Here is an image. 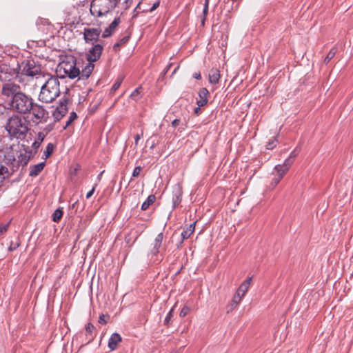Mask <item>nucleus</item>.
Segmentation results:
<instances>
[{
	"label": "nucleus",
	"instance_id": "obj_1",
	"mask_svg": "<svg viewBox=\"0 0 353 353\" xmlns=\"http://www.w3.org/2000/svg\"><path fill=\"white\" fill-rule=\"evenodd\" d=\"M60 83L57 77H50L41 86L39 100L43 103H51L60 94Z\"/></svg>",
	"mask_w": 353,
	"mask_h": 353
},
{
	"label": "nucleus",
	"instance_id": "obj_2",
	"mask_svg": "<svg viewBox=\"0 0 353 353\" xmlns=\"http://www.w3.org/2000/svg\"><path fill=\"white\" fill-rule=\"evenodd\" d=\"M57 71L59 72L62 77H68L74 79L81 77V71L77 66V59L72 55H65L63 57L61 61L57 66Z\"/></svg>",
	"mask_w": 353,
	"mask_h": 353
},
{
	"label": "nucleus",
	"instance_id": "obj_3",
	"mask_svg": "<svg viewBox=\"0 0 353 353\" xmlns=\"http://www.w3.org/2000/svg\"><path fill=\"white\" fill-rule=\"evenodd\" d=\"M8 134L18 139H24L28 131L26 121L17 115L11 117L6 123Z\"/></svg>",
	"mask_w": 353,
	"mask_h": 353
},
{
	"label": "nucleus",
	"instance_id": "obj_4",
	"mask_svg": "<svg viewBox=\"0 0 353 353\" xmlns=\"http://www.w3.org/2000/svg\"><path fill=\"white\" fill-rule=\"evenodd\" d=\"M103 46L101 44L97 43L90 48L85 54V58L88 61L85 66L81 70V77L88 79L91 75L94 68V62L98 61L102 54Z\"/></svg>",
	"mask_w": 353,
	"mask_h": 353
},
{
	"label": "nucleus",
	"instance_id": "obj_5",
	"mask_svg": "<svg viewBox=\"0 0 353 353\" xmlns=\"http://www.w3.org/2000/svg\"><path fill=\"white\" fill-rule=\"evenodd\" d=\"M33 99L24 92L18 93L12 99V109L21 114L30 113L32 108Z\"/></svg>",
	"mask_w": 353,
	"mask_h": 353
},
{
	"label": "nucleus",
	"instance_id": "obj_6",
	"mask_svg": "<svg viewBox=\"0 0 353 353\" xmlns=\"http://www.w3.org/2000/svg\"><path fill=\"white\" fill-rule=\"evenodd\" d=\"M120 0H92L90 12L93 16L101 17L112 11Z\"/></svg>",
	"mask_w": 353,
	"mask_h": 353
},
{
	"label": "nucleus",
	"instance_id": "obj_7",
	"mask_svg": "<svg viewBox=\"0 0 353 353\" xmlns=\"http://www.w3.org/2000/svg\"><path fill=\"white\" fill-rule=\"evenodd\" d=\"M19 74L28 77H35L41 74V67L34 59H28L23 60L17 65Z\"/></svg>",
	"mask_w": 353,
	"mask_h": 353
},
{
	"label": "nucleus",
	"instance_id": "obj_8",
	"mask_svg": "<svg viewBox=\"0 0 353 353\" xmlns=\"http://www.w3.org/2000/svg\"><path fill=\"white\" fill-rule=\"evenodd\" d=\"M17 154H14L15 159L12 165V172L17 170L20 166H26L33 156L32 151L24 145H21V148H17Z\"/></svg>",
	"mask_w": 353,
	"mask_h": 353
},
{
	"label": "nucleus",
	"instance_id": "obj_9",
	"mask_svg": "<svg viewBox=\"0 0 353 353\" xmlns=\"http://www.w3.org/2000/svg\"><path fill=\"white\" fill-rule=\"evenodd\" d=\"M30 112L32 115V121L35 123H39L42 121H46V119L48 117V112L47 110L42 105L34 103V102Z\"/></svg>",
	"mask_w": 353,
	"mask_h": 353
},
{
	"label": "nucleus",
	"instance_id": "obj_10",
	"mask_svg": "<svg viewBox=\"0 0 353 353\" xmlns=\"http://www.w3.org/2000/svg\"><path fill=\"white\" fill-rule=\"evenodd\" d=\"M19 72L17 68H12L10 65L6 63L0 64V80L2 81H9L11 79L17 77Z\"/></svg>",
	"mask_w": 353,
	"mask_h": 353
},
{
	"label": "nucleus",
	"instance_id": "obj_11",
	"mask_svg": "<svg viewBox=\"0 0 353 353\" xmlns=\"http://www.w3.org/2000/svg\"><path fill=\"white\" fill-rule=\"evenodd\" d=\"M20 144H13L9 148H6L1 151L3 155V161L4 163L10 165L12 168V163L14 161V154H17V148H20Z\"/></svg>",
	"mask_w": 353,
	"mask_h": 353
},
{
	"label": "nucleus",
	"instance_id": "obj_12",
	"mask_svg": "<svg viewBox=\"0 0 353 353\" xmlns=\"http://www.w3.org/2000/svg\"><path fill=\"white\" fill-rule=\"evenodd\" d=\"M21 92L20 85L11 81L6 82L2 85L1 94L6 97L13 98L16 94Z\"/></svg>",
	"mask_w": 353,
	"mask_h": 353
},
{
	"label": "nucleus",
	"instance_id": "obj_13",
	"mask_svg": "<svg viewBox=\"0 0 353 353\" xmlns=\"http://www.w3.org/2000/svg\"><path fill=\"white\" fill-rule=\"evenodd\" d=\"M99 28H87L83 30V38L85 43L94 44L99 38L101 34Z\"/></svg>",
	"mask_w": 353,
	"mask_h": 353
},
{
	"label": "nucleus",
	"instance_id": "obj_14",
	"mask_svg": "<svg viewBox=\"0 0 353 353\" xmlns=\"http://www.w3.org/2000/svg\"><path fill=\"white\" fill-rule=\"evenodd\" d=\"M68 100L63 99L61 100L59 105L56 108L54 111L52 113V116L54 119L55 121H60L68 112Z\"/></svg>",
	"mask_w": 353,
	"mask_h": 353
},
{
	"label": "nucleus",
	"instance_id": "obj_15",
	"mask_svg": "<svg viewBox=\"0 0 353 353\" xmlns=\"http://www.w3.org/2000/svg\"><path fill=\"white\" fill-rule=\"evenodd\" d=\"M183 191L180 185H176L173 189L172 204L173 208L179 206L181 201Z\"/></svg>",
	"mask_w": 353,
	"mask_h": 353
},
{
	"label": "nucleus",
	"instance_id": "obj_16",
	"mask_svg": "<svg viewBox=\"0 0 353 353\" xmlns=\"http://www.w3.org/2000/svg\"><path fill=\"white\" fill-rule=\"evenodd\" d=\"M252 280V276H250L245 281H244L237 289L236 294L240 296L241 298L243 299L248 291V289L251 285Z\"/></svg>",
	"mask_w": 353,
	"mask_h": 353
},
{
	"label": "nucleus",
	"instance_id": "obj_17",
	"mask_svg": "<svg viewBox=\"0 0 353 353\" xmlns=\"http://www.w3.org/2000/svg\"><path fill=\"white\" fill-rule=\"evenodd\" d=\"M121 23V19L119 17H117L114 19V21L109 25V26L105 29L102 34L103 38H106L110 37L117 29L119 23Z\"/></svg>",
	"mask_w": 353,
	"mask_h": 353
},
{
	"label": "nucleus",
	"instance_id": "obj_18",
	"mask_svg": "<svg viewBox=\"0 0 353 353\" xmlns=\"http://www.w3.org/2000/svg\"><path fill=\"white\" fill-rule=\"evenodd\" d=\"M164 239V234L163 232L159 233L155 238L153 248L152 249V254L153 255H157L160 252V248L162 245V243Z\"/></svg>",
	"mask_w": 353,
	"mask_h": 353
},
{
	"label": "nucleus",
	"instance_id": "obj_19",
	"mask_svg": "<svg viewBox=\"0 0 353 353\" xmlns=\"http://www.w3.org/2000/svg\"><path fill=\"white\" fill-rule=\"evenodd\" d=\"M121 341L122 338L119 334L113 333L109 339L108 346L111 350H115Z\"/></svg>",
	"mask_w": 353,
	"mask_h": 353
},
{
	"label": "nucleus",
	"instance_id": "obj_20",
	"mask_svg": "<svg viewBox=\"0 0 353 353\" xmlns=\"http://www.w3.org/2000/svg\"><path fill=\"white\" fill-rule=\"evenodd\" d=\"M209 92L206 88H201L199 92V99L197 100L196 103L199 107H203L208 103Z\"/></svg>",
	"mask_w": 353,
	"mask_h": 353
},
{
	"label": "nucleus",
	"instance_id": "obj_21",
	"mask_svg": "<svg viewBox=\"0 0 353 353\" xmlns=\"http://www.w3.org/2000/svg\"><path fill=\"white\" fill-rule=\"evenodd\" d=\"M45 165H46V162H41L40 163L30 166L29 175L30 176H38L41 172V171L43 170Z\"/></svg>",
	"mask_w": 353,
	"mask_h": 353
},
{
	"label": "nucleus",
	"instance_id": "obj_22",
	"mask_svg": "<svg viewBox=\"0 0 353 353\" xmlns=\"http://www.w3.org/2000/svg\"><path fill=\"white\" fill-rule=\"evenodd\" d=\"M220 79L219 70L216 68H212L209 73V81L212 84H216Z\"/></svg>",
	"mask_w": 353,
	"mask_h": 353
},
{
	"label": "nucleus",
	"instance_id": "obj_23",
	"mask_svg": "<svg viewBox=\"0 0 353 353\" xmlns=\"http://www.w3.org/2000/svg\"><path fill=\"white\" fill-rule=\"evenodd\" d=\"M242 298L237 294H234L231 303L227 306V312L229 313L234 310L237 305L241 303Z\"/></svg>",
	"mask_w": 353,
	"mask_h": 353
},
{
	"label": "nucleus",
	"instance_id": "obj_24",
	"mask_svg": "<svg viewBox=\"0 0 353 353\" xmlns=\"http://www.w3.org/2000/svg\"><path fill=\"white\" fill-rule=\"evenodd\" d=\"M10 173L7 167L0 165V188L3 185L6 179H8Z\"/></svg>",
	"mask_w": 353,
	"mask_h": 353
},
{
	"label": "nucleus",
	"instance_id": "obj_25",
	"mask_svg": "<svg viewBox=\"0 0 353 353\" xmlns=\"http://www.w3.org/2000/svg\"><path fill=\"white\" fill-rule=\"evenodd\" d=\"M195 229V223L190 224L188 228L184 230L181 233L182 241L188 239L194 232Z\"/></svg>",
	"mask_w": 353,
	"mask_h": 353
},
{
	"label": "nucleus",
	"instance_id": "obj_26",
	"mask_svg": "<svg viewBox=\"0 0 353 353\" xmlns=\"http://www.w3.org/2000/svg\"><path fill=\"white\" fill-rule=\"evenodd\" d=\"M288 172L286 168H284L281 166V164L276 165L272 174H276L277 176H279L281 179H283L284 175Z\"/></svg>",
	"mask_w": 353,
	"mask_h": 353
},
{
	"label": "nucleus",
	"instance_id": "obj_27",
	"mask_svg": "<svg viewBox=\"0 0 353 353\" xmlns=\"http://www.w3.org/2000/svg\"><path fill=\"white\" fill-rule=\"evenodd\" d=\"M156 197L154 195L151 194L148 196L146 201H145L141 205V210H146L152 204L154 203Z\"/></svg>",
	"mask_w": 353,
	"mask_h": 353
},
{
	"label": "nucleus",
	"instance_id": "obj_28",
	"mask_svg": "<svg viewBox=\"0 0 353 353\" xmlns=\"http://www.w3.org/2000/svg\"><path fill=\"white\" fill-rule=\"evenodd\" d=\"M141 92H142V87L141 86H139L138 88H137L130 94V97L131 99H132L133 101H139L142 95H141Z\"/></svg>",
	"mask_w": 353,
	"mask_h": 353
},
{
	"label": "nucleus",
	"instance_id": "obj_29",
	"mask_svg": "<svg viewBox=\"0 0 353 353\" xmlns=\"http://www.w3.org/2000/svg\"><path fill=\"white\" fill-rule=\"evenodd\" d=\"M129 39H130V36L127 35V36L123 37L121 39H119V41L114 45V46H113L114 50H115V51L119 50L120 47L125 45V43H127L128 41H129Z\"/></svg>",
	"mask_w": 353,
	"mask_h": 353
},
{
	"label": "nucleus",
	"instance_id": "obj_30",
	"mask_svg": "<svg viewBox=\"0 0 353 353\" xmlns=\"http://www.w3.org/2000/svg\"><path fill=\"white\" fill-rule=\"evenodd\" d=\"M336 52H337V48L336 47L332 48L330 50V52H328L327 56L325 57V58L324 59V63L326 64L330 62V61L334 58Z\"/></svg>",
	"mask_w": 353,
	"mask_h": 353
},
{
	"label": "nucleus",
	"instance_id": "obj_31",
	"mask_svg": "<svg viewBox=\"0 0 353 353\" xmlns=\"http://www.w3.org/2000/svg\"><path fill=\"white\" fill-rule=\"evenodd\" d=\"M63 216V211L60 209L56 210L52 214V220L54 222H58L60 221Z\"/></svg>",
	"mask_w": 353,
	"mask_h": 353
},
{
	"label": "nucleus",
	"instance_id": "obj_32",
	"mask_svg": "<svg viewBox=\"0 0 353 353\" xmlns=\"http://www.w3.org/2000/svg\"><path fill=\"white\" fill-rule=\"evenodd\" d=\"M77 118V115L76 112H70L68 120L67 121L65 125L63 126V129L65 130Z\"/></svg>",
	"mask_w": 353,
	"mask_h": 353
},
{
	"label": "nucleus",
	"instance_id": "obj_33",
	"mask_svg": "<svg viewBox=\"0 0 353 353\" xmlns=\"http://www.w3.org/2000/svg\"><path fill=\"white\" fill-rule=\"evenodd\" d=\"M277 139L276 137H272L267 143L266 148L268 150H272L276 145Z\"/></svg>",
	"mask_w": 353,
	"mask_h": 353
},
{
	"label": "nucleus",
	"instance_id": "obj_34",
	"mask_svg": "<svg viewBox=\"0 0 353 353\" xmlns=\"http://www.w3.org/2000/svg\"><path fill=\"white\" fill-rule=\"evenodd\" d=\"M20 245V241L17 239L15 241H12L8 247V250L12 252L15 250Z\"/></svg>",
	"mask_w": 353,
	"mask_h": 353
},
{
	"label": "nucleus",
	"instance_id": "obj_35",
	"mask_svg": "<svg viewBox=\"0 0 353 353\" xmlns=\"http://www.w3.org/2000/svg\"><path fill=\"white\" fill-rule=\"evenodd\" d=\"M123 77H120L117 79V81L114 82V83L113 84V85L112 87V89H111L112 92H115L120 88V86L123 82Z\"/></svg>",
	"mask_w": 353,
	"mask_h": 353
},
{
	"label": "nucleus",
	"instance_id": "obj_36",
	"mask_svg": "<svg viewBox=\"0 0 353 353\" xmlns=\"http://www.w3.org/2000/svg\"><path fill=\"white\" fill-rule=\"evenodd\" d=\"M273 175H274V177L272 178V181L270 185V187L272 189H274L282 179L279 176H277L276 174H273Z\"/></svg>",
	"mask_w": 353,
	"mask_h": 353
},
{
	"label": "nucleus",
	"instance_id": "obj_37",
	"mask_svg": "<svg viewBox=\"0 0 353 353\" xmlns=\"http://www.w3.org/2000/svg\"><path fill=\"white\" fill-rule=\"evenodd\" d=\"M54 150V145L52 143H48L46 151L44 152V154L46 158H48L49 156H50Z\"/></svg>",
	"mask_w": 353,
	"mask_h": 353
},
{
	"label": "nucleus",
	"instance_id": "obj_38",
	"mask_svg": "<svg viewBox=\"0 0 353 353\" xmlns=\"http://www.w3.org/2000/svg\"><path fill=\"white\" fill-rule=\"evenodd\" d=\"M293 163H294V160L290 159V158H288L287 159L285 160L284 163L281 165L284 168H286V170L288 171Z\"/></svg>",
	"mask_w": 353,
	"mask_h": 353
},
{
	"label": "nucleus",
	"instance_id": "obj_39",
	"mask_svg": "<svg viewBox=\"0 0 353 353\" xmlns=\"http://www.w3.org/2000/svg\"><path fill=\"white\" fill-rule=\"evenodd\" d=\"M140 5H141V2H139V3L137 5L136 8L134 9L133 13H132V17H137L138 16V14H139V12L144 11V10H141Z\"/></svg>",
	"mask_w": 353,
	"mask_h": 353
},
{
	"label": "nucleus",
	"instance_id": "obj_40",
	"mask_svg": "<svg viewBox=\"0 0 353 353\" xmlns=\"http://www.w3.org/2000/svg\"><path fill=\"white\" fill-rule=\"evenodd\" d=\"M172 311H173V309H172L167 314V316H165V319H164V325H168L170 324V322L171 321V319L172 317Z\"/></svg>",
	"mask_w": 353,
	"mask_h": 353
},
{
	"label": "nucleus",
	"instance_id": "obj_41",
	"mask_svg": "<svg viewBox=\"0 0 353 353\" xmlns=\"http://www.w3.org/2000/svg\"><path fill=\"white\" fill-rule=\"evenodd\" d=\"M10 225V223L1 224L0 225V236L4 234L8 229Z\"/></svg>",
	"mask_w": 353,
	"mask_h": 353
},
{
	"label": "nucleus",
	"instance_id": "obj_42",
	"mask_svg": "<svg viewBox=\"0 0 353 353\" xmlns=\"http://www.w3.org/2000/svg\"><path fill=\"white\" fill-rule=\"evenodd\" d=\"M190 309L189 307L184 306L181 309L179 315H180L181 317H184V316H185L190 312Z\"/></svg>",
	"mask_w": 353,
	"mask_h": 353
},
{
	"label": "nucleus",
	"instance_id": "obj_43",
	"mask_svg": "<svg viewBox=\"0 0 353 353\" xmlns=\"http://www.w3.org/2000/svg\"><path fill=\"white\" fill-rule=\"evenodd\" d=\"M141 171V166H137L134 168L133 172H132V176L133 177H137Z\"/></svg>",
	"mask_w": 353,
	"mask_h": 353
},
{
	"label": "nucleus",
	"instance_id": "obj_44",
	"mask_svg": "<svg viewBox=\"0 0 353 353\" xmlns=\"http://www.w3.org/2000/svg\"><path fill=\"white\" fill-rule=\"evenodd\" d=\"M94 330V326L91 323H88L85 326V330L88 333L91 334Z\"/></svg>",
	"mask_w": 353,
	"mask_h": 353
},
{
	"label": "nucleus",
	"instance_id": "obj_45",
	"mask_svg": "<svg viewBox=\"0 0 353 353\" xmlns=\"http://www.w3.org/2000/svg\"><path fill=\"white\" fill-rule=\"evenodd\" d=\"M133 0H125L123 3L125 10L128 9L132 4Z\"/></svg>",
	"mask_w": 353,
	"mask_h": 353
},
{
	"label": "nucleus",
	"instance_id": "obj_46",
	"mask_svg": "<svg viewBox=\"0 0 353 353\" xmlns=\"http://www.w3.org/2000/svg\"><path fill=\"white\" fill-rule=\"evenodd\" d=\"M46 135L44 133L39 132L37 134V139L36 141H39L40 143L44 140Z\"/></svg>",
	"mask_w": 353,
	"mask_h": 353
},
{
	"label": "nucleus",
	"instance_id": "obj_47",
	"mask_svg": "<svg viewBox=\"0 0 353 353\" xmlns=\"http://www.w3.org/2000/svg\"><path fill=\"white\" fill-rule=\"evenodd\" d=\"M106 316L104 314H101L99 318V323L102 325L107 323L108 321L105 319Z\"/></svg>",
	"mask_w": 353,
	"mask_h": 353
},
{
	"label": "nucleus",
	"instance_id": "obj_48",
	"mask_svg": "<svg viewBox=\"0 0 353 353\" xmlns=\"http://www.w3.org/2000/svg\"><path fill=\"white\" fill-rule=\"evenodd\" d=\"M208 9H204L203 8V19L201 20V23H202L203 26L205 23V21L206 17L208 16Z\"/></svg>",
	"mask_w": 353,
	"mask_h": 353
},
{
	"label": "nucleus",
	"instance_id": "obj_49",
	"mask_svg": "<svg viewBox=\"0 0 353 353\" xmlns=\"http://www.w3.org/2000/svg\"><path fill=\"white\" fill-rule=\"evenodd\" d=\"M41 145V143L37 141H34L32 144V148L35 150V152H37V150H38V148L40 147Z\"/></svg>",
	"mask_w": 353,
	"mask_h": 353
},
{
	"label": "nucleus",
	"instance_id": "obj_50",
	"mask_svg": "<svg viewBox=\"0 0 353 353\" xmlns=\"http://www.w3.org/2000/svg\"><path fill=\"white\" fill-rule=\"evenodd\" d=\"M96 186H97V185H95L92 188V189L91 190H90V191L87 193V194H86V199H90V198L92 196V194H94V192L95 187H96Z\"/></svg>",
	"mask_w": 353,
	"mask_h": 353
},
{
	"label": "nucleus",
	"instance_id": "obj_51",
	"mask_svg": "<svg viewBox=\"0 0 353 353\" xmlns=\"http://www.w3.org/2000/svg\"><path fill=\"white\" fill-rule=\"evenodd\" d=\"M297 151H296V149L294 150L290 154V157L288 158H290V159H292L294 160L295 159V157L297 156Z\"/></svg>",
	"mask_w": 353,
	"mask_h": 353
},
{
	"label": "nucleus",
	"instance_id": "obj_52",
	"mask_svg": "<svg viewBox=\"0 0 353 353\" xmlns=\"http://www.w3.org/2000/svg\"><path fill=\"white\" fill-rule=\"evenodd\" d=\"M179 123H180V120H179V119H174V121H172V127L175 128V127H176L178 125H179Z\"/></svg>",
	"mask_w": 353,
	"mask_h": 353
},
{
	"label": "nucleus",
	"instance_id": "obj_53",
	"mask_svg": "<svg viewBox=\"0 0 353 353\" xmlns=\"http://www.w3.org/2000/svg\"><path fill=\"white\" fill-rule=\"evenodd\" d=\"M140 139H141V135L139 134H137L134 136V143H135V145H138V143H139V141L140 140Z\"/></svg>",
	"mask_w": 353,
	"mask_h": 353
},
{
	"label": "nucleus",
	"instance_id": "obj_54",
	"mask_svg": "<svg viewBox=\"0 0 353 353\" xmlns=\"http://www.w3.org/2000/svg\"><path fill=\"white\" fill-rule=\"evenodd\" d=\"M159 6V2H156L153 4V6H152V8H150V12H152L153 10H156Z\"/></svg>",
	"mask_w": 353,
	"mask_h": 353
},
{
	"label": "nucleus",
	"instance_id": "obj_55",
	"mask_svg": "<svg viewBox=\"0 0 353 353\" xmlns=\"http://www.w3.org/2000/svg\"><path fill=\"white\" fill-rule=\"evenodd\" d=\"M193 77L195 78L196 79H201V75L200 72H195L193 74Z\"/></svg>",
	"mask_w": 353,
	"mask_h": 353
},
{
	"label": "nucleus",
	"instance_id": "obj_56",
	"mask_svg": "<svg viewBox=\"0 0 353 353\" xmlns=\"http://www.w3.org/2000/svg\"><path fill=\"white\" fill-rule=\"evenodd\" d=\"M201 107H199V106L198 105V107H197V108H196L194 109V113H195L196 115H199V114H201Z\"/></svg>",
	"mask_w": 353,
	"mask_h": 353
},
{
	"label": "nucleus",
	"instance_id": "obj_57",
	"mask_svg": "<svg viewBox=\"0 0 353 353\" xmlns=\"http://www.w3.org/2000/svg\"><path fill=\"white\" fill-rule=\"evenodd\" d=\"M209 3H210V0H205V3H204V5H203V8L204 9H208Z\"/></svg>",
	"mask_w": 353,
	"mask_h": 353
}]
</instances>
